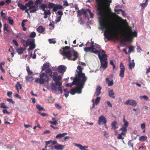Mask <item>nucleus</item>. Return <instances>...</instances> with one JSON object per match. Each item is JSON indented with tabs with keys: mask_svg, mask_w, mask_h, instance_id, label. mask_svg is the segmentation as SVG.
Returning <instances> with one entry per match:
<instances>
[{
	"mask_svg": "<svg viewBox=\"0 0 150 150\" xmlns=\"http://www.w3.org/2000/svg\"><path fill=\"white\" fill-rule=\"evenodd\" d=\"M119 130L120 131H122V132H126L127 131V128L124 127H123V126H122V127L119 129Z\"/></svg>",
	"mask_w": 150,
	"mask_h": 150,
	"instance_id": "43",
	"label": "nucleus"
},
{
	"mask_svg": "<svg viewBox=\"0 0 150 150\" xmlns=\"http://www.w3.org/2000/svg\"><path fill=\"white\" fill-rule=\"evenodd\" d=\"M56 6L58 8V9H63V7L62 6V5L60 4L58 5L56 4Z\"/></svg>",
	"mask_w": 150,
	"mask_h": 150,
	"instance_id": "54",
	"label": "nucleus"
},
{
	"mask_svg": "<svg viewBox=\"0 0 150 150\" xmlns=\"http://www.w3.org/2000/svg\"><path fill=\"white\" fill-rule=\"evenodd\" d=\"M125 104L135 107L136 106L137 103L135 100L131 99L127 101Z\"/></svg>",
	"mask_w": 150,
	"mask_h": 150,
	"instance_id": "8",
	"label": "nucleus"
},
{
	"mask_svg": "<svg viewBox=\"0 0 150 150\" xmlns=\"http://www.w3.org/2000/svg\"><path fill=\"white\" fill-rule=\"evenodd\" d=\"M84 51L86 52H90V51H91V50L90 48V47H85L84 48Z\"/></svg>",
	"mask_w": 150,
	"mask_h": 150,
	"instance_id": "42",
	"label": "nucleus"
},
{
	"mask_svg": "<svg viewBox=\"0 0 150 150\" xmlns=\"http://www.w3.org/2000/svg\"><path fill=\"white\" fill-rule=\"evenodd\" d=\"M107 57L106 54H103L101 56L99 53L98 54V57L100 62V67L103 68L104 69H105L108 66Z\"/></svg>",
	"mask_w": 150,
	"mask_h": 150,
	"instance_id": "4",
	"label": "nucleus"
},
{
	"mask_svg": "<svg viewBox=\"0 0 150 150\" xmlns=\"http://www.w3.org/2000/svg\"><path fill=\"white\" fill-rule=\"evenodd\" d=\"M96 2L95 6L97 8V11L98 12L97 14L100 16L99 18V22L101 29L103 30L104 29L106 30H110L114 33L113 37L114 38L118 39V36L117 33V30L115 29V25H112L110 26L108 25L107 21L105 18V16L106 14V9L111 10L109 7L110 4L112 2L111 0H108L106 1L104 0H95Z\"/></svg>",
	"mask_w": 150,
	"mask_h": 150,
	"instance_id": "1",
	"label": "nucleus"
},
{
	"mask_svg": "<svg viewBox=\"0 0 150 150\" xmlns=\"http://www.w3.org/2000/svg\"><path fill=\"white\" fill-rule=\"evenodd\" d=\"M70 50H69V51L71 53L72 52L74 53L75 51L74 50V48L73 47L70 48Z\"/></svg>",
	"mask_w": 150,
	"mask_h": 150,
	"instance_id": "64",
	"label": "nucleus"
},
{
	"mask_svg": "<svg viewBox=\"0 0 150 150\" xmlns=\"http://www.w3.org/2000/svg\"><path fill=\"white\" fill-rule=\"evenodd\" d=\"M100 97H97L95 100V104L96 105L98 104L99 103L100 100Z\"/></svg>",
	"mask_w": 150,
	"mask_h": 150,
	"instance_id": "45",
	"label": "nucleus"
},
{
	"mask_svg": "<svg viewBox=\"0 0 150 150\" xmlns=\"http://www.w3.org/2000/svg\"><path fill=\"white\" fill-rule=\"evenodd\" d=\"M62 55L64 57H66L68 58L69 60H71V58L72 56L71 53L69 51H64L62 53Z\"/></svg>",
	"mask_w": 150,
	"mask_h": 150,
	"instance_id": "9",
	"label": "nucleus"
},
{
	"mask_svg": "<svg viewBox=\"0 0 150 150\" xmlns=\"http://www.w3.org/2000/svg\"><path fill=\"white\" fill-rule=\"evenodd\" d=\"M140 98L144 99V100L146 101H147L148 100V98L147 96L145 95H144L142 96H140Z\"/></svg>",
	"mask_w": 150,
	"mask_h": 150,
	"instance_id": "50",
	"label": "nucleus"
},
{
	"mask_svg": "<svg viewBox=\"0 0 150 150\" xmlns=\"http://www.w3.org/2000/svg\"><path fill=\"white\" fill-rule=\"evenodd\" d=\"M64 4L63 5L65 6H68L69 5V4L68 3L67 1H63Z\"/></svg>",
	"mask_w": 150,
	"mask_h": 150,
	"instance_id": "60",
	"label": "nucleus"
},
{
	"mask_svg": "<svg viewBox=\"0 0 150 150\" xmlns=\"http://www.w3.org/2000/svg\"><path fill=\"white\" fill-rule=\"evenodd\" d=\"M117 122L115 121L113 122L111 124V125L112 126V129H116L117 127L116 126V125L117 124Z\"/></svg>",
	"mask_w": 150,
	"mask_h": 150,
	"instance_id": "31",
	"label": "nucleus"
},
{
	"mask_svg": "<svg viewBox=\"0 0 150 150\" xmlns=\"http://www.w3.org/2000/svg\"><path fill=\"white\" fill-rule=\"evenodd\" d=\"M120 74L119 76L123 78L124 76V72L125 70V67L122 64V62H120Z\"/></svg>",
	"mask_w": 150,
	"mask_h": 150,
	"instance_id": "7",
	"label": "nucleus"
},
{
	"mask_svg": "<svg viewBox=\"0 0 150 150\" xmlns=\"http://www.w3.org/2000/svg\"><path fill=\"white\" fill-rule=\"evenodd\" d=\"M45 72L47 74L49 75L51 77L52 76V74L53 73L51 69L49 68L47 69L45 71Z\"/></svg>",
	"mask_w": 150,
	"mask_h": 150,
	"instance_id": "23",
	"label": "nucleus"
},
{
	"mask_svg": "<svg viewBox=\"0 0 150 150\" xmlns=\"http://www.w3.org/2000/svg\"><path fill=\"white\" fill-rule=\"evenodd\" d=\"M47 8V4H42L39 6V8L40 10H42L44 11H46L45 8Z\"/></svg>",
	"mask_w": 150,
	"mask_h": 150,
	"instance_id": "16",
	"label": "nucleus"
},
{
	"mask_svg": "<svg viewBox=\"0 0 150 150\" xmlns=\"http://www.w3.org/2000/svg\"><path fill=\"white\" fill-rule=\"evenodd\" d=\"M55 106L58 109H61L62 108V107L58 104H55Z\"/></svg>",
	"mask_w": 150,
	"mask_h": 150,
	"instance_id": "63",
	"label": "nucleus"
},
{
	"mask_svg": "<svg viewBox=\"0 0 150 150\" xmlns=\"http://www.w3.org/2000/svg\"><path fill=\"white\" fill-rule=\"evenodd\" d=\"M40 78H37L35 80V82L41 84H43L45 82H48L49 80L48 75L45 73H42L40 75Z\"/></svg>",
	"mask_w": 150,
	"mask_h": 150,
	"instance_id": "5",
	"label": "nucleus"
},
{
	"mask_svg": "<svg viewBox=\"0 0 150 150\" xmlns=\"http://www.w3.org/2000/svg\"><path fill=\"white\" fill-rule=\"evenodd\" d=\"M106 122V120L103 116L102 115L99 117L98 121V124L99 125L105 124Z\"/></svg>",
	"mask_w": 150,
	"mask_h": 150,
	"instance_id": "6",
	"label": "nucleus"
},
{
	"mask_svg": "<svg viewBox=\"0 0 150 150\" xmlns=\"http://www.w3.org/2000/svg\"><path fill=\"white\" fill-rule=\"evenodd\" d=\"M108 94L109 96L110 97L113 99L115 98V96H114V93L113 89L109 91Z\"/></svg>",
	"mask_w": 150,
	"mask_h": 150,
	"instance_id": "20",
	"label": "nucleus"
},
{
	"mask_svg": "<svg viewBox=\"0 0 150 150\" xmlns=\"http://www.w3.org/2000/svg\"><path fill=\"white\" fill-rule=\"evenodd\" d=\"M77 68L79 70V71L76 70V71L77 72V74H80L83 73L82 72V68H81L80 66H78L77 67Z\"/></svg>",
	"mask_w": 150,
	"mask_h": 150,
	"instance_id": "27",
	"label": "nucleus"
},
{
	"mask_svg": "<svg viewBox=\"0 0 150 150\" xmlns=\"http://www.w3.org/2000/svg\"><path fill=\"white\" fill-rule=\"evenodd\" d=\"M128 125V122L127 121L126 122H124V124L122 125V126H123V127H124L127 128V127Z\"/></svg>",
	"mask_w": 150,
	"mask_h": 150,
	"instance_id": "58",
	"label": "nucleus"
},
{
	"mask_svg": "<svg viewBox=\"0 0 150 150\" xmlns=\"http://www.w3.org/2000/svg\"><path fill=\"white\" fill-rule=\"evenodd\" d=\"M105 38H108V40H110V38H111L112 37V36L108 35L106 34L105 32L104 34Z\"/></svg>",
	"mask_w": 150,
	"mask_h": 150,
	"instance_id": "35",
	"label": "nucleus"
},
{
	"mask_svg": "<svg viewBox=\"0 0 150 150\" xmlns=\"http://www.w3.org/2000/svg\"><path fill=\"white\" fill-rule=\"evenodd\" d=\"M42 0H36L35 2V5L37 6L38 4H41L42 3Z\"/></svg>",
	"mask_w": 150,
	"mask_h": 150,
	"instance_id": "39",
	"label": "nucleus"
},
{
	"mask_svg": "<svg viewBox=\"0 0 150 150\" xmlns=\"http://www.w3.org/2000/svg\"><path fill=\"white\" fill-rule=\"evenodd\" d=\"M49 122L51 124L54 125H56L57 124V122L56 120H54V121H49Z\"/></svg>",
	"mask_w": 150,
	"mask_h": 150,
	"instance_id": "55",
	"label": "nucleus"
},
{
	"mask_svg": "<svg viewBox=\"0 0 150 150\" xmlns=\"http://www.w3.org/2000/svg\"><path fill=\"white\" fill-rule=\"evenodd\" d=\"M56 5V4L53 3L49 2L47 6V8L49 9L53 8L54 6Z\"/></svg>",
	"mask_w": 150,
	"mask_h": 150,
	"instance_id": "28",
	"label": "nucleus"
},
{
	"mask_svg": "<svg viewBox=\"0 0 150 150\" xmlns=\"http://www.w3.org/2000/svg\"><path fill=\"white\" fill-rule=\"evenodd\" d=\"M76 82H74V80L73 81V82L71 83H68L66 84V86H70L71 87L73 85H75Z\"/></svg>",
	"mask_w": 150,
	"mask_h": 150,
	"instance_id": "41",
	"label": "nucleus"
},
{
	"mask_svg": "<svg viewBox=\"0 0 150 150\" xmlns=\"http://www.w3.org/2000/svg\"><path fill=\"white\" fill-rule=\"evenodd\" d=\"M90 52L93 53L95 54H97V53H98H98L100 54L98 52V51L97 50L95 51H94L93 50H91V51H90Z\"/></svg>",
	"mask_w": 150,
	"mask_h": 150,
	"instance_id": "61",
	"label": "nucleus"
},
{
	"mask_svg": "<svg viewBox=\"0 0 150 150\" xmlns=\"http://www.w3.org/2000/svg\"><path fill=\"white\" fill-rule=\"evenodd\" d=\"M76 76L74 79V82H75V85H81L83 86L87 80V77L84 73L77 74H76Z\"/></svg>",
	"mask_w": 150,
	"mask_h": 150,
	"instance_id": "2",
	"label": "nucleus"
},
{
	"mask_svg": "<svg viewBox=\"0 0 150 150\" xmlns=\"http://www.w3.org/2000/svg\"><path fill=\"white\" fill-rule=\"evenodd\" d=\"M24 50V49H23V48L21 47L18 49L17 50V51L18 54H21L23 53V51Z\"/></svg>",
	"mask_w": 150,
	"mask_h": 150,
	"instance_id": "29",
	"label": "nucleus"
},
{
	"mask_svg": "<svg viewBox=\"0 0 150 150\" xmlns=\"http://www.w3.org/2000/svg\"><path fill=\"white\" fill-rule=\"evenodd\" d=\"M26 80L28 81H30L33 80V78L32 76H26Z\"/></svg>",
	"mask_w": 150,
	"mask_h": 150,
	"instance_id": "47",
	"label": "nucleus"
},
{
	"mask_svg": "<svg viewBox=\"0 0 150 150\" xmlns=\"http://www.w3.org/2000/svg\"><path fill=\"white\" fill-rule=\"evenodd\" d=\"M79 87H76L75 88L76 93L80 94L81 93V89L83 88V86L81 85H76Z\"/></svg>",
	"mask_w": 150,
	"mask_h": 150,
	"instance_id": "11",
	"label": "nucleus"
},
{
	"mask_svg": "<svg viewBox=\"0 0 150 150\" xmlns=\"http://www.w3.org/2000/svg\"><path fill=\"white\" fill-rule=\"evenodd\" d=\"M54 6L52 9V11L54 12H56L58 10V8L56 6Z\"/></svg>",
	"mask_w": 150,
	"mask_h": 150,
	"instance_id": "59",
	"label": "nucleus"
},
{
	"mask_svg": "<svg viewBox=\"0 0 150 150\" xmlns=\"http://www.w3.org/2000/svg\"><path fill=\"white\" fill-rule=\"evenodd\" d=\"M4 30L6 31L8 33L10 32V31L7 28L8 27V25L6 23H4Z\"/></svg>",
	"mask_w": 150,
	"mask_h": 150,
	"instance_id": "33",
	"label": "nucleus"
},
{
	"mask_svg": "<svg viewBox=\"0 0 150 150\" xmlns=\"http://www.w3.org/2000/svg\"><path fill=\"white\" fill-rule=\"evenodd\" d=\"M67 133L66 132L63 133L62 134H59L56 135V138L60 139L61 138L64 137L65 136L67 135Z\"/></svg>",
	"mask_w": 150,
	"mask_h": 150,
	"instance_id": "19",
	"label": "nucleus"
},
{
	"mask_svg": "<svg viewBox=\"0 0 150 150\" xmlns=\"http://www.w3.org/2000/svg\"><path fill=\"white\" fill-rule=\"evenodd\" d=\"M26 70L28 73V74L29 75H31L33 73V72L30 70L29 67H27L26 68Z\"/></svg>",
	"mask_w": 150,
	"mask_h": 150,
	"instance_id": "46",
	"label": "nucleus"
},
{
	"mask_svg": "<svg viewBox=\"0 0 150 150\" xmlns=\"http://www.w3.org/2000/svg\"><path fill=\"white\" fill-rule=\"evenodd\" d=\"M36 108L39 110H45V109L43 107L40 106L39 105H36Z\"/></svg>",
	"mask_w": 150,
	"mask_h": 150,
	"instance_id": "38",
	"label": "nucleus"
},
{
	"mask_svg": "<svg viewBox=\"0 0 150 150\" xmlns=\"http://www.w3.org/2000/svg\"><path fill=\"white\" fill-rule=\"evenodd\" d=\"M13 43L17 47H18V43L17 42V41L16 40L14 39L13 40Z\"/></svg>",
	"mask_w": 150,
	"mask_h": 150,
	"instance_id": "57",
	"label": "nucleus"
},
{
	"mask_svg": "<svg viewBox=\"0 0 150 150\" xmlns=\"http://www.w3.org/2000/svg\"><path fill=\"white\" fill-rule=\"evenodd\" d=\"M70 93L72 95H74L75 93H76L75 89H71V90Z\"/></svg>",
	"mask_w": 150,
	"mask_h": 150,
	"instance_id": "52",
	"label": "nucleus"
},
{
	"mask_svg": "<svg viewBox=\"0 0 150 150\" xmlns=\"http://www.w3.org/2000/svg\"><path fill=\"white\" fill-rule=\"evenodd\" d=\"M36 36V33L34 32H31L29 36V37L31 38H34Z\"/></svg>",
	"mask_w": 150,
	"mask_h": 150,
	"instance_id": "40",
	"label": "nucleus"
},
{
	"mask_svg": "<svg viewBox=\"0 0 150 150\" xmlns=\"http://www.w3.org/2000/svg\"><path fill=\"white\" fill-rule=\"evenodd\" d=\"M65 67L64 65H61L59 66L57 69V71L60 73H63L66 70Z\"/></svg>",
	"mask_w": 150,
	"mask_h": 150,
	"instance_id": "12",
	"label": "nucleus"
},
{
	"mask_svg": "<svg viewBox=\"0 0 150 150\" xmlns=\"http://www.w3.org/2000/svg\"><path fill=\"white\" fill-rule=\"evenodd\" d=\"M55 85L59 86H60L62 85V83L59 81H57L55 82Z\"/></svg>",
	"mask_w": 150,
	"mask_h": 150,
	"instance_id": "53",
	"label": "nucleus"
},
{
	"mask_svg": "<svg viewBox=\"0 0 150 150\" xmlns=\"http://www.w3.org/2000/svg\"><path fill=\"white\" fill-rule=\"evenodd\" d=\"M73 56L74 57V58H71V60L75 61L78 57L79 54L77 51H75L73 53Z\"/></svg>",
	"mask_w": 150,
	"mask_h": 150,
	"instance_id": "17",
	"label": "nucleus"
},
{
	"mask_svg": "<svg viewBox=\"0 0 150 150\" xmlns=\"http://www.w3.org/2000/svg\"><path fill=\"white\" fill-rule=\"evenodd\" d=\"M35 39H32L31 40H28L26 41L25 43L23 44V46L25 47H26L28 46H30L32 44L35 43Z\"/></svg>",
	"mask_w": 150,
	"mask_h": 150,
	"instance_id": "10",
	"label": "nucleus"
},
{
	"mask_svg": "<svg viewBox=\"0 0 150 150\" xmlns=\"http://www.w3.org/2000/svg\"><path fill=\"white\" fill-rule=\"evenodd\" d=\"M83 11L82 9L81 10H78L77 13L78 16H80L82 15L83 13Z\"/></svg>",
	"mask_w": 150,
	"mask_h": 150,
	"instance_id": "44",
	"label": "nucleus"
},
{
	"mask_svg": "<svg viewBox=\"0 0 150 150\" xmlns=\"http://www.w3.org/2000/svg\"><path fill=\"white\" fill-rule=\"evenodd\" d=\"M61 79V77L60 76H54L53 77V79L55 82L59 81Z\"/></svg>",
	"mask_w": 150,
	"mask_h": 150,
	"instance_id": "21",
	"label": "nucleus"
},
{
	"mask_svg": "<svg viewBox=\"0 0 150 150\" xmlns=\"http://www.w3.org/2000/svg\"><path fill=\"white\" fill-rule=\"evenodd\" d=\"M33 2L32 1H29L28 3H26L25 4L27 8L28 7H30L31 5H33Z\"/></svg>",
	"mask_w": 150,
	"mask_h": 150,
	"instance_id": "34",
	"label": "nucleus"
},
{
	"mask_svg": "<svg viewBox=\"0 0 150 150\" xmlns=\"http://www.w3.org/2000/svg\"><path fill=\"white\" fill-rule=\"evenodd\" d=\"M86 10L87 12H88L89 13L90 18H93L94 16V14L93 13H92L91 12L90 10L89 9H86Z\"/></svg>",
	"mask_w": 150,
	"mask_h": 150,
	"instance_id": "36",
	"label": "nucleus"
},
{
	"mask_svg": "<svg viewBox=\"0 0 150 150\" xmlns=\"http://www.w3.org/2000/svg\"><path fill=\"white\" fill-rule=\"evenodd\" d=\"M1 107L2 108H9V107H7L5 105L4 103H2L1 104Z\"/></svg>",
	"mask_w": 150,
	"mask_h": 150,
	"instance_id": "49",
	"label": "nucleus"
},
{
	"mask_svg": "<svg viewBox=\"0 0 150 150\" xmlns=\"http://www.w3.org/2000/svg\"><path fill=\"white\" fill-rule=\"evenodd\" d=\"M74 145L75 146L79 147L80 149L81 150H87V149H85V148H88V146H83L82 145L74 143Z\"/></svg>",
	"mask_w": 150,
	"mask_h": 150,
	"instance_id": "13",
	"label": "nucleus"
},
{
	"mask_svg": "<svg viewBox=\"0 0 150 150\" xmlns=\"http://www.w3.org/2000/svg\"><path fill=\"white\" fill-rule=\"evenodd\" d=\"M47 11L46 10L45 11H44V13L46 14H47V15H50L51 14V12L50 11V10H47Z\"/></svg>",
	"mask_w": 150,
	"mask_h": 150,
	"instance_id": "51",
	"label": "nucleus"
},
{
	"mask_svg": "<svg viewBox=\"0 0 150 150\" xmlns=\"http://www.w3.org/2000/svg\"><path fill=\"white\" fill-rule=\"evenodd\" d=\"M135 65V63L134 62L130 63L129 64V69L131 70L133 67H134Z\"/></svg>",
	"mask_w": 150,
	"mask_h": 150,
	"instance_id": "37",
	"label": "nucleus"
},
{
	"mask_svg": "<svg viewBox=\"0 0 150 150\" xmlns=\"http://www.w3.org/2000/svg\"><path fill=\"white\" fill-rule=\"evenodd\" d=\"M18 6L22 10H25L27 8L25 4L24 6L22 4L19 3L18 4Z\"/></svg>",
	"mask_w": 150,
	"mask_h": 150,
	"instance_id": "25",
	"label": "nucleus"
},
{
	"mask_svg": "<svg viewBox=\"0 0 150 150\" xmlns=\"http://www.w3.org/2000/svg\"><path fill=\"white\" fill-rule=\"evenodd\" d=\"M50 67V64L49 63H46L44 64L42 66V71H44L47 68Z\"/></svg>",
	"mask_w": 150,
	"mask_h": 150,
	"instance_id": "24",
	"label": "nucleus"
},
{
	"mask_svg": "<svg viewBox=\"0 0 150 150\" xmlns=\"http://www.w3.org/2000/svg\"><path fill=\"white\" fill-rule=\"evenodd\" d=\"M6 100L8 102L12 103L13 104H14L15 103L14 102L11 98H7Z\"/></svg>",
	"mask_w": 150,
	"mask_h": 150,
	"instance_id": "56",
	"label": "nucleus"
},
{
	"mask_svg": "<svg viewBox=\"0 0 150 150\" xmlns=\"http://www.w3.org/2000/svg\"><path fill=\"white\" fill-rule=\"evenodd\" d=\"M50 86L52 91H56L57 90V87L55 86V84L53 83H51Z\"/></svg>",
	"mask_w": 150,
	"mask_h": 150,
	"instance_id": "22",
	"label": "nucleus"
},
{
	"mask_svg": "<svg viewBox=\"0 0 150 150\" xmlns=\"http://www.w3.org/2000/svg\"><path fill=\"white\" fill-rule=\"evenodd\" d=\"M45 30V28H43L42 26L40 25L37 28V30L38 33H42Z\"/></svg>",
	"mask_w": 150,
	"mask_h": 150,
	"instance_id": "15",
	"label": "nucleus"
},
{
	"mask_svg": "<svg viewBox=\"0 0 150 150\" xmlns=\"http://www.w3.org/2000/svg\"><path fill=\"white\" fill-rule=\"evenodd\" d=\"M101 86H98L96 89V92L95 93L96 94V95L97 96H99L100 94V91L101 89Z\"/></svg>",
	"mask_w": 150,
	"mask_h": 150,
	"instance_id": "18",
	"label": "nucleus"
},
{
	"mask_svg": "<svg viewBox=\"0 0 150 150\" xmlns=\"http://www.w3.org/2000/svg\"><path fill=\"white\" fill-rule=\"evenodd\" d=\"M147 139V137L146 136H143L139 137V141H145Z\"/></svg>",
	"mask_w": 150,
	"mask_h": 150,
	"instance_id": "30",
	"label": "nucleus"
},
{
	"mask_svg": "<svg viewBox=\"0 0 150 150\" xmlns=\"http://www.w3.org/2000/svg\"><path fill=\"white\" fill-rule=\"evenodd\" d=\"M64 145L58 144L57 145L54 146V147L57 150H62L64 148Z\"/></svg>",
	"mask_w": 150,
	"mask_h": 150,
	"instance_id": "14",
	"label": "nucleus"
},
{
	"mask_svg": "<svg viewBox=\"0 0 150 150\" xmlns=\"http://www.w3.org/2000/svg\"><path fill=\"white\" fill-rule=\"evenodd\" d=\"M113 84V80H111L108 83V86H112Z\"/></svg>",
	"mask_w": 150,
	"mask_h": 150,
	"instance_id": "62",
	"label": "nucleus"
},
{
	"mask_svg": "<svg viewBox=\"0 0 150 150\" xmlns=\"http://www.w3.org/2000/svg\"><path fill=\"white\" fill-rule=\"evenodd\" d=\"M35 46L36 45L35 43L33 44H32V45L29 46V47L28 50V51H29L30 50H33L35 48Z\"/></svg>",
	"mask_w": 150,
	"mask_h": 150,
	"instance_id": "26",
	"label": "nucleus"
},
{
	"mask_svg": "<svg viewBox=\"0 0 150 150\" xmlns=\"http://www.w3.org/2000/svg\"><path fill=\"white\" fill-rule=\"evenodd\" d=\"M129 31L127 32L124 31L121 32L122 36L125 38V40L130 41L133 37H136L137 36V33L136 31L133 32L131 28L129 26Z\"/></svg>",
	"mask_w": 150,
	"mask_h": 150,
	"instance_id": "3",
	"label": "nucleus"
},
{
	"mask_svg": "<svg viewBox=\"0 0 150 150\" xmlns=\"http://www.w3.org/2000/svg\"><path fill=\"white\" fill-rule=\"evenodd\" d=\"M11 17H8V20L9 24L12 25H13L14 24L13 20V19H11Z\"/></svg>",
	"mask_w": 150,
	"mask_h": 150,
	"instance_id": "32",
	"label": "nucleus"
},
{
	"mask_svg": "<svg viewBox=\"0 0 150 150\" xmlns=\"http://www.w3.org/2000/svg\"><path fill=\"white\" fill-rule=\"evenodd\" d=\"M134 47L132 46H130L129 48V52L130 53L132 52H133L134 50Z\"/></svg>",
	"mask_w": 150,
	"mask_h": 150,
	"instance_id": "48",
	"label": "nucleus"
}]
</instances>
